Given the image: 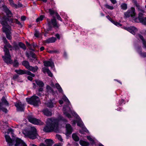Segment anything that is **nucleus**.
<instances>
[{"mask_svg":"<svg viewBox=\"0 0 146 146\" xmlns=\"http://www.w3.org/2000/svg\"><path fill=\"white\" fill-rule=\"evenodd\" d=\"M105 6L106 8L111 10H112L114 9L113 6H110L107 4L105 5Z\"/></svg>","mask_w":146,"mask_h":146,"instance_id":"37","label":"nucleus"},{"mask_svg":"<svg viewBox=\"0 0 146 146\" xmlns=\"http://www.w3.org/2000/svg\"><path fill=\"white\" fill-rule=\"evenodd\" d=\"M43 90V88H41L38 89V92H42Z\"/></svg>","mask_w":146,"mask_h":146,"instance_id":"62","label":"nucleus"},{"mask_svg":"<svg viewBox=\"0 0 146 146\" xmlns=\"http://www.w3.org/2000/svg\"><path fill=\"white\" fill-rule=\"evenodd\" d=\"M87 138L88 140H89L90 141L92 142V143H94V140L90 136H87Z\"/></svg>","mask_w":146,"mask_h":146,"instance_id":"42","label":"nucleus"},{"mask_svg":"<svg viewBox=\"0 0 146 146\" xmlns=\"http://www.w3.org/2000/svg\"><path fill=\"white\" fill-rule=\"evenodd\" d=\"M6 141L7 142L9 145L12 146L13 144L14 140L13 141L11 138L10 137L7 135H5V136Z\"/></svg>","mask_w":146,"mask_h":146,"instance_id":"19","label":"nucleus"},{"mask_svg":"<svg viewBox=\"0 0 146 146\" xmlns=\"http://www.w3.org/2000/svg\"><path fill=\"white\" fill-rule=\"evenodd\" d=\"M37 94L39 96H41L42 95V92H37Z\"/></svg>","mask_w":146,"mask_h":146,"instance_id":"58","label":"nucleus"},{"mask_svg":"<svg viewBox=\"0 0 146 146\" xmlns=\"http://www.w3.org/2000/svg\"><path fill=\"white\" fill-rule=\"evenodd\" d=\"M17 7L16 8H18L19 7H21L23 6V5L22 4L20 3L19 2H18V5H17Z\"/></svg>","mask_w":146,"mask_h":146,"instance_id":"45","label":"nucleus"},{"mask_svg":"<svg viewBox=\"0 0 146 146\" xmlns=\"http://www.w3.org/2000/svg\"><path fill=\"white\" fill-rule=\"evenodd\" d=\"M18 65V63L17 61H15L13 63V65L14 66H17Z\"/></svg>","mask_w":146,"mask_h":146,"instance_id":"48","label":"nucleus"},{"mask_svg":"<svg viewBox=\"0 0 146 146\" xmlns=\"http://www.w3.org/2000/svg\"><path fill=\"white\" fill-rule=\"evenodd\" d=\"M44 114L47 116H50L52 115V113L47 109H46L42 111Z\"/></svg>","mask_w":146,"mask_h":146,"instance_id":"22","label":"nucleus"},{"mask_svg":"<svg viewBox=\"0 0 146 146\" xmlns=\"http://www.w3.org/2000/svg\"><path fill=\"white\" fill-rule=\"evenodd\" d=\"M14 141H15V146H20L24 142L20 139L18 138H16L14 139Z\"/></svg>","mask_w":146,"mask_h":146,"instance_id":"18","label":"nucleus"},{"mask_svg":"<svg viewBox=\"0 0 146 146\" xmlns=\"http://www.w3.org/2000/svg\"><path fill=\"white\" fill-rule=\"evenodd\" d=\"M27 78L28 79L30 80H31V81L32 80H33V78H32L30 76H28V77H27Z\"/></svg>","mask_w":146,"mask_h":146,"instance_id":"61","label":"nucleus"},{"mask_svg":"<svg viewBox=\"0 0 146 146\" xmlns=\"http://www.w3.org/2000/svg\"><path fill=\"white\" fill-rule=\"evenodd\" d=\"M18 45L20 46V47L23 48L24 50L26 49V47L24 44L22 42H20L18 44Z\"/></svg>","mask_w":146,"mask_h":146,"instance_id":"32","label":"nucleus"},{"mask_svg":"<svg viewBox=\"0 0 146 146\" xmlns=\"http://www.w3.org/2000/svg\"><path fill=\"white\" fill-rule=\"evenodd\" d=\"M55 36L59 40L60 38V36L59 34H56Z\"/></svg>","mask_w":146,"mask_h":146,"instance_id":"53","label":"nucleus"},{"mask_svg":"<svg viewBox=\"0 0 146 146\" xmlns=\"http://www.w3.org/2000/svg\"><path fill=\"white\" fill-rule=\"evenodd\" d=\"M32 46L33 48H36L37 46V45L34 43H32Z\"/></svg>","mask_w":146,"mask_h":146,"instance_id":"52","label":"nucleus"},{"mask_svg":"<svg viewBox=\"0 0 146 146\" xmlns=\"http://www.w3.org/2000/svg\"><path fill=\"white\" fill-rule=\"evenodd\" d=\"M66 135H69L70 134L72 133L73 130L71 125L70 124H67L66 125Z\"/></svg>","mask_w":146,"mask_h":146,"instance_id":"17","label":"nucleus"},{"mask_svg":"<svg viewBox=\"0 0 146 146\" xmlns=\"http://www.w3.org/2000/svg\"><path fill=\"white\" fill-rule=\"evenodd\" d=\"M47 73L50 77H52V74L49 70L47 72Z\"/></svg>","mask_w":146,"mask_h":146,"instance_id":"46","label":"nucleus"},{"mask_svg":"<svg viewBox=\"0 0 146 146\" xmlns=\"http://www.w3.org/2000/svg\"><path fill=\"white\" fill-rule=\"evenodd\" d=\"M18 77V76L17 75H15L13 77V79L14 80H15L17 79Z\"/></svg>","mask_w":146,"mask_h":146,"instance_id":"56","label":"nucleus"},{"mask_svg":"<svg viewBox=\"0 0 146 146\" xmlns=\"http://www.w3.org/2000/svg\"><path fill=\"white\" fill-rule=\"evenodd\" d=\"M63 100L66 102L67 104H68L70 103V102L67 98L65 96H64L63 98Z\"/></svg>","mask_w":146,"mask_h":146,"instance_id":"39","label":"nucleus"},{"mask_svg":"<svg viewBox=\"0 0 146 146\" xmlns=\"http://www.w3.org/2000/svg\"><path fill=\"white\" fill-rule=\"evenodd\" d=\"M45 144L43 143H41L40 144V146H52L54 143V142L52 139H46L45 140ZM30 146H37V145L33 144L30 145Z\"/></svg>","mask_w":146,"mask_h":146,"instance_id":"12","label":"nucleus"},{"mask_svg":"<svg viewBox=\"0 0 146 146\" xmlns=\"http://www.w3.org/2000/svg\"><path fill=\"white\" fill-rule=\"evenodd\" d=\"M142 55L144 57L146 56V52L142 53Z\"/></svg>","mask_w":146,"mask_h":146,"instance_id":"64","label":"nucleus"},{"mask_svg":"<svg viewBox=\"0 0 146 146\" xmlns=\"http://www.w3.org/2000/svg\"><path fill=\"white\" fill-rule=\"evenodd\" d=\"M44 131L48 132L54 131L58 132L59 127L58 126V121L57 119H48L46 122V125L43 129Z\"/></svg>","mask_w":146,"mask_h":146,"instance_id":"1","label":"nucleus"},{"mask_svg":"<svg viewBox=\"0 0 146 146\" xmlns=\"http://www.w3.org/2000/svg\"><path fill=\"white\" fill-rule=\"evenodd\" d=\"M7 48H10V50H12L13 48V47L9 43L5 44L4 48L5 55L3 56L2 58L4 61L7 63L11 64L13 63V61L11 59V56Z\"/></svg>","mask_w":146,"mask_h":146,"instance_id":"2","label":"nucleus"},{"mask_svg":"<svg viewBox=\"0 0 146 146\" xmlns=\"http://www.w3.org/2000/svg\"><path fill=\"white\" fill-rule=\"evenodd\" d=\"M138 36V37H139L142 40L144 45L145 47L146 48V41H145L144 40L143 36L141 35H139Z\"/></svg>","mask_w":146,"mask_h":146,"instance_id":"33","label":"nucleus"},{"mask_svg":"<svg viewBox=\"0 0 146 146\" xmlns=\"http://www.w3.org/2000/svg\"><path fill=\"white\" fill-rule=\"evenodd\" d=\"M48 11H49V12L50 13V14L51 15H54V14L55 15V13H56V12H55L53 10L50 9H49Z\"/></svg>","mask_w":146,"mask_h":146,"instance_id":"40","label":"nucleus"},{"mask_svg":"<svg viewBox=\"0 0 146 146\" xmlns=\"http://www.w3.org/2000/svg\"><path fill=\"white\" fill-rule=\"evenodd\" d=\"M31 47V48H29L31 50H33L34 51V50L33 49V46H32V43L31 44H30V46Z\"/></svg>","mask_w":146,"mask_h":146,"instance_id":"60","label":"nucleus"},{"mask_svg":"<svg viewBox=\"0 0 146 146\" xmlns=\"http://www.w3.org/2000/svg\"><path fill=\"white\" fill-rule=\"evenodd\" d=\"M44 65L46 66H50L52 68L54 66V63L52 61H46L44 62Z\"/></svg>","mask_w":146,"mask_h":146,"instance_id":"20","label":"nucleus"},{"mask_svg":"<svg viewBox=\"0 0 146 146\" xmlns=\"http://www.w3.org/2000/svg\"><path fill=\"white\" fill-rule=\"evenodd\" d=\"M55 86L58 91L60 92H61L62 91V89L60 85L58 84H56Z\"/></svg>","mask_w":146,"mask_h":146,"instance_id":"34","label":"nucleus"},{"mask_svg":"<svg viewBox=\"0 0 146 146\" xmlns=\"http://www.w3.org/2000/svg\"><path fill=\"white\" fill-rule=\"evenodd\" d=\"M111 3L113 4H115L117 3V1L116 0H110Z\"/></svg>","mask_w":146,"mask_h":146,"instance_id":"55","label":"nucleus"},{"mask_svg":"<svg viewBox=\"0 0 146 146\" xmlns=\"http://www.w3.org/2000/svg\"><path fill=\"white\" fill-rule=\"evenodd\" d=\"M114 24L116 25L119 26H121V24L119 23H118L117 22H114Z\"/></svg>","mask_w":146,"mask_h":146,"instance_id":"49","label":"nucleus"},{"mask_svg":"<svg viewBox=\"0 0 146 146\" xmlns=\"http://www.w3.org/2000/svg\"><path fill=\"white\" fill-rule=\"evenodd\" d=\"M46 106L49 108H52L54 107V104L52 101L50 100L49 102L46 104Z\"/></svg>","mask_w":146,"mask_h":146,"instance_id":"26","label":"nucleus"},{"mask_svg":"<svg viewBox=\"0 0 146 146\" xmlns=\"http://www.w3.org/2000/svg\"><path fill=\"white\" fill-rule=\"evenodd\" d=\"M15 71L17 74L20 75L27 74V75H30L33 77H34L35 76L34 74L31 73L29 71L25 70H23L21 69L16 70Z\"/></svg>","mask_w":146,"mask_h":146,"instance_id":"11","label":"nucleus"},{"mask_svg":"<svg viewBox=\"0 0 146 146\" xmlns=\"http://www.w3.org/2000/svg\"><path fill=\"white\" fill-rule=\"evenodd\" d=\"M135 3L139 12V13L138 19L137 18L135 17L134 19V21L137 23L140 21L143 24L146 25V17H144L143 14L145 12L144 10L140 7L139 5L137 4V2H135Z\"/></svg>","mask_w":146,"mask_h":146,"instance_id":"4","label":"nucleus"},{"mask_svg":"<svg viewBox=\"0 0 146 146\" xmlns=\"http://www.w3.org/2000/svg\"><path fill=\"white\" fill-rule=\"evenodd\" d=\"M20 146H27V145L26 144V143L24 142L22 145H21Z\"/></svg>","mask_w":146,"mask_h":146,"instance_id":"63","label":"nucleus"},{"mask_svg":"<svg viewBox=\"0 0 146 146\" xmlns=\"http://www.w3.org/2000/svg\"><path fill=\"white\" fill-rule=\"evenodd\" d=\"M124 29L129 31L133 35H135L137 31V29L134 27H125Z\"/></svg>","mask_w":146,"mask_h":146,"instance_id":"16","label":"nucleus"},{"mask_svg":"<svg viewBox=\"0 0 146 146\" xmlns=\"http://www.w3.org/2000/svg\"><path fill=\"white\" fill-rule=\"evenodd\" d=\"M8 21V19L7 18H3L1 23L3 26L2 28L3 32L6 34L7 38L9 40H11L12 38L11 32V27L8 25L7 23V21Z\"/></svg>","mask_w":146,"mask_h":146,"instance_id":"3","label":"nucleus"},{"mask_svg":"<svg viewBox=\"0 0 146 146\" xmlns=\"http://www.w3.org/2000/svg\"><path fill=\"white\" fill-rule=\"evenodd\" d=\"M55 15L56 16L57 18V19L60 20L61 21H62V19L60 17V16L58 15V14L57 13H55Z\"/></svg>","mask_w":146,"mask_h":146,"instance_id":"41","label":"nucleus"},{"mask_svg":"<svg viewBox=\"0 0 146 146\" xmlns=\"http://www.w3.org/2000/svg\"><path fill=\"white\" fill-rule=\"evenodd\" d=\"M44 17L43 15H41L39 17L37 18L36 20V22H38L42 20Z\"/></svg>","mask_w":146,"mask_h":146,"instance_id":"36","label":"nucleus"},{"mask_svg":"<svg viewBox=\"0 0 146 146\" xmlns=\"http://www.w3.org/2000/svg\"><path fill=\"white\" fill-rule=\"evenodd\" d=\"M22 64L23 66L25 67L26 68L33 72H36L38 69V67L36 66L34 67L30 66L29 62L27 61H23Z\"/></svg>","mask_w":146,"mask_h":146,"instance_id":"9","label":"nucleus"},{"mask_svg":"<svg viewBox=\"0 0 146 146\" xmlns=\"http://www.w3.org/2000/svg\"><path fill=\"white\" fill-rule=\"evenodd\" d=\"M26 56L28 57V58L29 59V60L30 62H33V60L31 58V55L30 53H29L28 52L26 53Z\"/></svg>","mask_w":146,"mask_h":146,"instance_id":"35","label":"nucleus"},{"mask_svg":"<svg viewBox=\"0 0 146 146\" xmlns=\"http://www.w3.org/2000/svg\"><path fill=\"white\" fill-rule=\"evenodd\" d=\"M120 7L122 9L126 10L127 8V5L125 3H122Z\"/></svg>","mask_w":146,"mask_h":146,"instance_id":"27","label":"nucleus"},{"mask_svg":"<svg viewBox=\"0 0 146 146\" xmlns=\"http://www.w3.org/2000/svg\"><path fill=\"white\" fill-rule=\"evenodd\" d=\"M39 35V33L38 31H36L35 34V36L36 37H38Z\"/></svg>","mask_w":146,"mask_h":146,"instance_id":"51","label":"nucleus"},{"mask_svg":"<svg viewBox=\"0 0 146 146\" xmlns=\"http://www.w3.org/2000/svg\"><path fill=\"white\" fill-rule=\"evenodd\" d=\"M56 40V38L54 37H52L49 38L45 41V42L46 43H50L54 42Z\"/></svg>","mask_w":146,"mask_h":146,"instance_id":"21","label":"nucleus"},{"mask_svg":"<svg viewBox=\"0 0 146 146\" xmlns=\"http://www.w3.org/2000/svg\"><path fill=\"white\" fill-rule=\"evenodd\" d=\"M30 54L31 55V56L34 58L33 59H32L33 60V61H36L37 60V57L36 56L35 54L32 52H30Z\"/></svg>","mask_w":146,"mask_h":146,"instance_id":"28","label":"nucleus"},{"mask_svg":"<svg viewBox=\"0 0 146 146\" xmlns=\"http://www.w3.org/2000/svg\"><path fill=\"white\" fill-rule=\"evenodd\" d=\"M49 70V69L48 68H42L43 72L44 73H45L46 72L47 73Z\"/></svg>","mask_w":146,"mask_h":146,"instance_id":"44","label":"nucleus"},{"mask_svg":"<svg viewBox=\"0 0 146 146\" xmlns=\"http://www.w3.org/2000/svg\"><path fill=\"white\" fill-rule=\"evenodd\" d=\"M36 84L38 85L39 87H42L44 86V84L40 80H36Z\"/></svg>","mask_w":146,"mask_h":146,"instance_id":"25","label":"nucleus"},{"mask_svg":"<svg viewBox=\"0 0 146 146\" xmlns=\"http://www.w3.org/2000/svg\"><path fill=\"white\" fill-rule=\"evenodd\" d=\"M47 22L48 24L49 25V27L47 29H44L45 31L46 30V32L47 31H50L51 29V25H52L55 28H57L60 26V25L57 24L56 23V20L55 19H52L51 21L49 19H47Z\"/></svg>","mask_w":146,"mask_h":146,"instance_id":"8","label":"nucleus"},{"mask_svg":"<svg viewBox=\"0 0 146 146\" xmlns=\"http://www.w3.org/2000/svg\"><path fill=\"white\" fill-rule=\"evenodd\" d=\"M18 45L15 42H14L13 43V47L12 49L14 50L15 51H17L19 49Z\"/></svg>","mask_w":146,"mask_h":146,"instance_id":"24","label":"nucleus"},{"mask_svg":"<svg viewBox=\"0 0 146 146\" xmlns=\"http://www.w3.org/2000/svg\"><path fill=\"white\" fill-rule=\"evenodd\" d=\"M21 19L22 21H25L26 19V17L25 16H22L21 17Z\"/></svg>","mask_w":146,"mask_h":146,"instance_id":"54","label":"nucleus"},{"mask_svg":"<svg viewBox=\"0 0 146 146\" xmlns=\"http://www.w3.org/2000/svg\"><path fill=\"white\" fill-rule=\"evenodd\" d=\"M15 106L16 107L17 110L19 111H23L24 109V104L21 102H18L15 103Z\"/></svg>","mask_w":146,"mask_h":146,"instance_id":"13","label":"nucleus"},{"mask_svg":"<svg viewBox=\"0 0 146 146\" xmlns=\"http://www.w3.org/2000/svg\"><path fill=\"white\" fill-rule=\"evenodd\" d=\"M3 40L4 42V43L5 44H7V43H8V42L7 41V40L5 38L3 37Z\"/></svg>","mask_w":146,"mask_h":146,"instance_id":"47","label":"nucleus"},{"mask_svg":"<svg viewBox=\"0 0 146 146\" xmlns=\"http://www.w3.org/2000/svg\"><path fill=\"white\" fill-rule=\"evenodd\" d=\"M1 100L2 103H0V110H2L3 111L6 113L8 111L6 109L3 107V104L7 106H9V103L4 97L2 98Z\"/></svg>","mask_w":146,"mask_h":146,"instance_id":"10","label":"nucleus"},{"mask_svg":"<svg viewBox=\"0 0 146 146\" xmlns=\"http://www.w3.org/2000/svg\"><path fill=\"white\" fill-rule=\"evenodd\" d=\"M72 137L73 139L76 141H78L79 140V138L75 134H73L72 135Z\"/></svg>","mask_w":146,"mask_h":146,"instance_id":"30","label":"nucleus"},{"mask_svg":"<svg viewBox=\"0 0 146 146\" xmlns=\"http://www.w3.org/2000/svg\"><path fill=\"white\" fill-rule=\"evenodd\" d=\"M79 142L80 144L82 146H88L89 145V143L83 140H80Z\"/></svg>","mask_w":146,"mask_h":146,"instance_id":"23","label":"nucleus"},{"mask_svg":"<svg viewBox=\"0 0 146 146\" xmlns=\"http://www.w3.org/2000/svg\"><path fill=\"white\" fill-rule=\"evenodd\" d=\"M26 44L28 48H31L30 44L28 42H26Z\"/></svg>","mask_w":146,"mask_h":146,"instance_id":"59","label":"nucleus"},{"mask_svg":"<svg viewBox=\"0 0 146 146\" xmlns=\"http://www.w3.org/2000/svg\"><path fill=\"white\" fill-rule=\"evenodd\" d=\"M26 100L28 103L35 106H38L40 104L39 98L37 96L34 95L30 98H26Z\"/></svg>","mask_w":146,"mask_h":146,"instance_id":"6","label":"nucleus"},{"mask_svg":"<svg viewBox=\"0 0 146 146\" xmlns=\"http://www.w3.org/2000/svg\"><path fill=\"white\" fill-rule=\"evenodd\" d=\"M63 113L68 118H71V115L68 113V112L66 111H67L68 112H71V110L70 108L67 106H64L63 108Z\"/></svg>","mask_w":146,"mask_h":146,"instance_id":"14","label":"nucleus"},{"mask_svg":"<svg viewBox=\"0 0 146 146\" xmlns=\"http://www.w3.org/2000/svg\"><path fill=\"white\" fill-rule=\"evenodd\" d=\"M25 135L32 139L37 138L38 136L36 132V129L34 127H32L29 131L23 132Z\"/></svg>","mask_w":146,"mask_h":146,"instance_id":"5","label":"nucleus"},{"mask_svg":"<svg viewBox=\"0 0 146 146\" xmlns=\"http://www.w3.org/2000/svg\"><path fill=\"white\" fill-rule=\"evenodd\" d=\"M12 22L13 23H15L18 24L20 27H21L22 25L21 23L19 22L17 19H13L12 20Z\"/></svg>","mask_w":146,"mask_h":146,"instance_id":"29","label":"nucleus"},{"mask_svg":"<svg viewBox=\"0 0 146 146\" xmlns=\"http://www.w3.org/2000/svg\"><path fill=\"white\" fill-rule=\"evenodd\" d=\"M29 121L31 123L36 125L41 124L40 121L31 117H28Z\"/></svg>","mask_w":146,"mask_h":146,"instance_id":"15","label":"nucleus"},{"mask_svg":"<svg viewBox=\"0 0 146 146\" xmlns=\"http://www.w3.org/2000/svg\"><path fill=\"white\" fill-rule=\"evenodd\" d=\"M13 129H12L11 128H9L8 129V133H11V134H13Z\"/></svg>","mask_w":146,"mask_h":146,"instance_id":"50","label":"nucleus"},{"mask_svg":"<svg viewBox=\"0 0 146 146\" xmlns=\"http://www.w3.org/2000/svg\"><path fill=\"white\" fill-rule=\"evenodd\" d=\"M124 15L125 18H127L131 17L134 19L136 15L135 8L133 7H131L126 12H125Z\"/></svg>","mask_w":146,"mask_h":146,"instance_id":"7","label":"nucleus"},{"mask_svg":"<svg viewBox=\"0 0 146 146\" xmlns=\"http://www.w3.org/2000/svg\"><path fill=\"white\" fill-rule=\"evenodd\" d=\"M62 145L61 143H59L55 144L54 146H62Z\"/></svg>","mask_w":146,"mask_h":146,"instance_id":"57","label":"nucleus"},{"mask_svg":"<svg viewBox=\"0 0 146 146\" xmlns=\"http://www.w3.org/2000/svg\"><path fill=\"white\" fill-rule=\"evenodd\" d=\"M9 1L10 4L12 7L15 8L17 7V5L14 3L13 0H9Z\"/></svg>","mask_w":146,"mask_h":146,"instance_id":"31","label":"nucleus"},{"mask_svg":"<svg viewBox=\"0 0 146 146\" xmlns=\"http://www.w3.org/2000/svg\"><path fill=\"white\" fill-rule=\"evenodd\" d=\"M6 13L7 15L9 17H11L12 15V13L9 10H8L6 11Z\"/></svg>","mask_w":146,"mask_h":146,"instance_id":"43","label":"nucleus"},{"mask_svg":"<svg viewBox=\"0 0 146 146\" xmlns=\"http://www.w3.org/2000/svg\"><path fill=\"white\" fill-rule=\"evenodd\" d=\"M56 137L58 139L61 141H63V139L60 135L58 134L56 135Z\"/></svg>","mask_w":146,"mask_h":146,"instance_id":"38","label":"nucleus"}]
</instances>
